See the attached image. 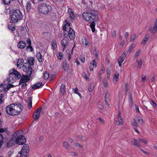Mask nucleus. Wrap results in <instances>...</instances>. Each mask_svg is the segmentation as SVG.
<instances>
[{"mask_svg": "<svg viewBox=\"0 0 157 157\" xmlns=\"http://www.w3.org/2000/svg\"><path fill=\"white\" fill-rule=\"evenodd\" d=\"M22 134V131H18L12 135L13 138L15 140L16 143L19 145H22L26 141L25 137Z\"/></svg>", "mask_w": 157, "mask_h": 157, "instance_id": "f257e3e1", "label": "nucleus"}, {"mask_svg": "<svg viewBox=\"0 0 157 157\" xmlns=\"http://www.w3.org/2000/svg\"><path fill=\"white\" fill-rule=\"evenodd\" d=\"M11 12L12 14L10 17L12 23H16L22 18L23 15L20 10L18 9L12 10Z\"/></svg>", "mask_w": 157, "mask_h": 157, "instance_id": "f03ea898", "label": "nucleus"}, {"mask_svg": "<svg viewBox=\"0 0 157 157\" xmlns=\"http://www.w3.org/2000/svg\"><path fill=\"white\" fill-rule=\"evenodd\" d=\"M82 16L85 20L88 22L98 21L99 19L97 14L94 13L84 12L82 14Z\"/></svg>", "mask_w": 157, "mask_h": 157, "instance_id": "7ed1b4c3", "label": "nucleus"}, {"mask_svg": "<svg viewBox=\"0 0 157 157\" xmlns=\"http://www.w3.org/2000/svg\"><path fill=\"white\" fill-rule=\"evenodd\" d=\"M17 107H15L13 103L11 104L6 108V113L10 115L15 116L19 114L20 110L16 109Z\"/></svg>", "mask_w": 157, "mask_h": 157, "instance_id": "20e7f679", "label": "nucleus"}, {"mask_svg": "<svg viewBox=\"0 0 157 157\" xmlns=\"http://www.w3.org/2000/svg\"><path fill=\"white\" fill-rule=\"evenodd\" d=\"M39 11L43 14H47L52 9V7L49 5H47L46 4H40L38 6Z\"/></svg>", "mask_w": 157, "mask_h": 157, "instance_id": "39448f33", "label": "nucleus"}, {"mask_svg": "<svg viewBox=\"0 0 157 157\" xmlns=\"http://www.w3.org/2000/svg\"><path fill=\"white\" fill-rule=\"evenodd\" d=\"M28 63H24L22 66V68L24 72H25L27 75L31 76L33 72V66L28 65Z\"/></svg>", "mask_w": 157, "mask_h": 157, "instance_id": "423d86ee", "label": "nucleus"}, {"mask_svg": "<svg viewBox=\"0 0 157 157\" xmlns=\"http://www.w3.org/2000/svg\"><path fill=\"white\" fill-rule=\"evenodd\" d=\"M14 75L13 71H12V70H10L9 71V78L7 80L8 81V82L13 83L14 82L16 78Z\"/></svg>", "mask_w": 157, "mask_h": 157, "instance_id": "0eeeda50", "label": "nucleus"}, {"mask_svg": "<svg viewBox=\"0 0 157 157\" xmlns=\"http://www.w3.org/2000/svg\"><path fill=\"white\" fill-rule=\"evenodd\" d=\"M41 107L38 108L34 112L33 114V117L35 120H37L40 117V111L42 110Z\"/></svg>", "mask_w": 157, "mask_h": 157, "instance_id": "6e6552de", "label": "nucleus"}, {"mask_svg": "<svg viewBox=\"0 0 157 157\" xmlns=\"http://www.w3.org/2000/svg\"><path fill=\"white\" fill-rule=\"evenodd\" d=\"M31 76H29L26 75H22L20 81V84L26 83L30 80L29 78Z\"/></svg>", "mask_w": 157, "mask_h": 157, "instance_id": "1a4fd4ad", "label": "nucleus"}, {"mask_svg": "<svg viewBox=\"0 0 157 157\" xmlns=\"http://www.w3.org/2000/svg\"><path fill=\"white\" fill-rule=\"evenodd\" d=\"M29 151V145L26 144L22 146L20 152L24 154H28Z\"/></svg>", "mask_w": 157, "mask_h": 157, "instance_id": "9d476101", "label": "nucleus"}, {"mask_svg": "<svg viewBox=\"0 0 157 157\" xmlns=\"http://www.w3.org/2000/svg\"><path fill=\"white\" fill-rule=\"evenodd\" d=\"M15 107H17L16 109L20 110L19 114L21 112L23 109V104L21 102H17L13 103Z\"/></svg>", "mask_w": 157, "mask_h": 157, "instance_id": "9b49d317", "label": "nucleus"}, {"mask_svg": "<svg viewBox=\"0 0 157 157\" xmlns=\"http://www.w3.org/2000/svg\"><path fill=\"white\" fill-rule=\"evenodd\" d=\"M123 123L122 118L121 116L120 112H119L117 115V120L116 121V124L117 125L122 124Z\"/></svg>", "mask_w": 157, "mask_h": 157, "instance_id": "f8f14e48", "label": "nucleus"}, {"mask_svg": "<svg viewBox=\"0 0 157 157\" xmlns=\"http://www.w3.org/2000/svg\"><path fill=\"white\" fill-rule=\"evenodd\" d=\"M14 138H13L9 140L7 143L6 146L8 148H10L13 146L16 143Z\"/></svg>", "mask_w": 157, "mask_h": 157, "instance_id": "ddd939ff", "label": "nucleus"}, {"mask_svg": "<svg viewBox=\"0 0 157 157\" xmlns=\"http://www.w3.org/2000/svg\"><path fill=\"white\" fill-rule=\"evenodd\" d=\"M149 30L152 33L154 34L155 33V32L157 31V18L155 23L154 27H150Z\"/></svg>", "mask_w": 157, "mask_h": 157, "instance_id": "4468645a", "label": "nucleus"}, {"mask_svg": "<svg viewBox=\"0 0 157 157\" xmlns=\"http://www.w3.org/2000/svg\"><path fill=\"white\" fill-rule=\"evenodd\" d=\"M26 46V42L23 41H20L17 44V47L19 48L23 49Z\"/></svg>", "mask_w": 157, "mask_h": 157, "instance_id": "2eb2a0df", "label": "nucleus"}, {"mask_svg": "<svg viewBox=\"0 0 157 157\" xmlns=\"http://www.w3.org/2000/svg\"><path fill=\"white\" fill-rule=\"evenodd\" d=\"M69 38L71 40H73L75 38V33L73 29L70 27L68 32Z\"/></svg>", "mask_w": 157, "mask_h": 157, "instance_id": "dca6fc26", "label": "nucleus"}, {"mask_svg": "<svg viewBox=\"0 0 157 157\" xmlns=\"http://www.w3.org/2000/svg\"><path fill=\"white\" fill-rule=\"evenodd\" d=\"M27 61L25 63H28V65L31 66H33L34 65V59L33 57L28 58L27 59Z\"/></svg>", "mask_w": 157, "mask_h": 157, "instance_id": "f3484780", "label": "nucleus"}, {"mask_svg": "<svg viewBox=\"0 0 157 157\" xmlns=\"http://www.w3.org/2000/svg\"><path fill=\"white\" fill-rule=\"evenodd\" d=\"M12 71H13L15 78H17L19 79L21 77V76L20 73L17 70H16L14 68L12 69Z\"/></svg>", "mask_w": 157, "mask_h": 157, "instance_id": "a211bd4d", "label": "nucleus"}, {"mask_svg": "<svg viewBox=\"0 0 157 157\" xmlns=\"http://www.w3.org/2000/svg\"><path fill=\"white\" fill-rule=\"evenodd\" d=\"M24 60L23 59H19L17 62V66L18 68H20L22 67L24 63Z\"/></svg>", "mask_w": 157, "mask_h": 157, "instance_id": "6ab92c4d", "label": "nucleus"}, {"mask_svg": "<svg viewBox=\"0 0 157 157\" xmlns=\"http://www.w3.org/2000/svg\"><path fill=\"white\" fill-rule=\"evenodd\" d=\"M42 85V83L41 82H39L36 84L31 86L33 90H36L39 88Z\"/></svg>", "mask_w": 157, "mask_h": 157, "instance_id": "aec40b11", "label": "nucleus"}, {"mask_svg": "<svg viewBox=\"0 0 157 157\" xmlns=\"http://www.w3.org/2000/svg\"><path fill=\"white\" fill-rule=\"evenodd\" d=\"M61 45H62L63 47V50H64L65 48L67 47L68 45V42L67 40L63 39L61 40Z\"/></svg>", "mask_w": 157, "mask_h": 157, "instance_id": "412c9836", "label": "nucleus"}, {"mask_svg": "<svg viewBox=\"0 0 157 157\" xmlns=\"http://www.w3.org/2000/svg\"><path fill=\"white\" fill-rule=\"evenodd\" d=\"M127 54L124 53L117 59L118 61L122 62L126 56Z\"/></svg>", "mask_w": 157, "mask_h": 157, "instance_id": "4be33fe9", "label": "nucleus"}, {"mask_svg": "<svg viewBox=\"0 0 157 157\" xmlns=\"http://www.w3.org/2000/svg\"><path fill=\"white\" fill-rule=\"evenodd\" d=\"M150 35L147 34L145 36V37L143 40L142 41L141 43L144 45H145L146 44L147 41L148 39L149 38Z\"/></svg>", "mask_w": 157, "mask_h": 157, "instance_id": "5701e85b", "label": "nucleus"}, {"mask_svg": "<svg viewBox=\"0 0 157 157\" xmlns=\"http://www.w3.org/2000/svg\"><path fill=\"white\" fill-rule=\"evenodd\" d=\"M4 134L2 133H0V148L2 145L3 143V139Z\"/></svg>", "mask_w": 157, "mask_h": 157, "instance_id": "b1692460", "label": "nucleus"}, {"mask_svg": "<svg viewBox=\"0 0 157 157\" xmlns=\"http://www.w3.org/2000/svg\"><path fill=\"white\" fill-rule=\"evenodd\" d=\"M131 143L132 144L134 145L137 147H140V143L137 142V140L135 139H132L131 141Z\"/></svg>", "mask_w": 157, "mask_h": 157, "instance_id": "393cba45", "label": "nucleus"}, {"mask_svg": "<svg viewBox=\"0 0 157 157\" xmlns=\"http://www.w3.org/2000/svg\"><path fill=\"white\" fill-rule=\"evenodd\" d=\"M90 26L91 29L93 32H94L95 31V23L94 21H92L90 22Z\"/></svg>", "mask_w": 157, "mask_h": 157, "instance_id": "a878e982", "label": "nucleus"}, {"mask_svg": "<svg viewBox=\"0 0 157 157\" xmlns=\"http://www.w3.org/2000/svg\"><path fill=\"white\" fill-rule=\"evenodd\" d=\"M65 86L63 84H62L60 87V94L63 95L65 93Z\"/></svg>", "mask_w": 157, "mask_h": 157, "instance_id": "bb28decb", "label": "nucleus"}, {"mask_svg": "<svg viewBox=\"0 0 157 157\" xmlns=\"http://www.w3.org/2000/svg\"><path fill=\"white\" fill-rule=\"evenodd\" d=\"M36 57L39 62H41L42 61L43 57L40 52H39L37 53Z\"/></svg>", "mask_w": 157, "mask_h": 157, "instance_id": "cd10ccee", "label": "nucleus"}, {"mask_svg": "<svg viewBox=\"0 0 157 157\" xmlns=\"http://www.w3.org/2000/svg\"><path fill=\"white\" fill-rule=\"evenodd\" d=\"M6 87H5V86L3 84H0V91L1 92L2 91H4V92H6Z\"/></svg>", "mask_w": 157, "mask_h": 157, "instance_id": "c85d7f7f", "label": "nucleus"}, {"mask_svg": "<svg viewBox=\"0 0 157 157\" xmlns=\"http://www.w3.org/2000/svg\"><path fill=\"white\" fill-rule=\"evenodd\" d=\"M63 68L64 71H66L68 70V67L67 65L66 61L63 62Z\"/></svg>", "mask_w": 157, "mask_h": 157, "instance_id": "c756f323", "label": "nucleus"}, {"mask_svg": "<svg viewBox=\"0 0 157 157\" xmlns=\"http://www.w3.org/2000/svg\"><path fill=\"white\" fill-rule=\"evenodd\" d=\"M136 61L138 63L137 67L139 68H141L143 63V60L142 59H141L139 60H137Z\"/></svg>", "mask_w": 157, "mask_h": 157, "instance_id": "7c9ffc66", "label": "nucleus"}, {"mask_svg": "<svg viewBox=\"0 0 157 157\" xmlns=\"http://www.w3.org/2000/svg\"><path fill=\"white\" fill-rule=\"evenodd\" d=\"M63 145L66 150L69 149V145L67 142L64 141L63 143Z\"/></svg>", "mask_w": 157, "mask_h": 157, "instance_id": "2f4dec72", "label": "nucleus"}, {"mask_svg": "<svg viewBox=\"0 0 157 157\" xmlns=\"http://www.w3.org/2000/svg\"><path fill=\"white\" fill-rule=\"evenodd\" d=\"M26 10L28 11H29L31 9V4L30 2H28L26 4Z\"/></svg>", "mask_w": 157, "mask_h": 157, "instance_id": "473e14b6", "label": "nucleus"}, {"mask_svg": "<svg viewBox=\"0 0 157 157\" xmlns=\"http://www.w3.org/2000/svg\"><path fill=\"white\" fill-rule=\"evenodd\" d=\"M26 50L28 52H32L33 50V48L31 45H28L26 47Z\"/></svg>", "mask_w": 157, "mask_h": 157, "instance_id": "72a5a7b5", "label": "nucleus"}, {"mask_svg": "<svg viewBox=\"0 0 157 157\" xmlns=\"http://www.w3.org/2000/svg\"><path fill=\"white\" fill-rule=\"evenodd\" d=\"M134 46V43H133L132 44H131V46H130V47L129 48V49H128V51H127L126 54H127L128 52L130 53L131 52V51L132 50V49H133V48Z\"/></svg>", "mask_w": 157, "mask_h": 157, "instance_id": "f704fd0d", "label": "nucleus"}, {"mask_svg": "<svg viewBox=\"0 0 157 157\" xmlns=\"http://www.w3.org/2000/svg\"><path fill=\"white\" fill-rule=\"evenodd\" d=\"M128 90V85L127 83H126L125 84V87L124 89V92L126 94Z\"/></svg>", "mask_w": 157, "mask_h": 157, "instance_id": "c9c22d12", "label": "nucleus"}, {"mask_svg": "<svg viewBox=\"0 0 157 157\" xmlns=\"http://www.w3.org/2000/svg\"><path fill=\"white\" fill-rule=\"evenodd\" d=\"M136 37V34H133L131 36L130 41L133 42Z\"/></svg>", "mask_w": 157, "mask_h": 157, "instance_id": "e433bc0d", "label": "nucleus"}, {"mask_svg": "<svg viewBox=\"0 0 157 157\" xmlns=\"http://www.w3.org/2000/svg\"><path fill=\"white\" fill-rule=\"evenodd\" d=\"M82 42L83 44H84L86 45H88V42L85 38H84V39H82Z\"/></svg>", "mask_w": 157, "mask_h": 157, "instance_id": "4c0bfd02", "label": "nucleus"}, {"mask_svg": "<svg viewBox=\"0 0 157 157\" xmlns=\"http://www.w3.org/2000/svg\"><path fill=\"white\" fill-rule=\"evenodd\" d=\"M44 77L45 79H48L49 77V73L46 71L45 72L44 74Z\"/></svg>", "mask_w": 157, "mask_h": 157, "instance_id": "58836bf2", "label": "nucleus"}, {"mask_svg": "<svg viewBox=\"0 0 157 157\" xmlns=\"http://www.w3.org/2000/svg\"><path fill=\"white\" fill-rule=\"evenodd\" d=\"M94 88V87L93 86V84H91L90 85V87H89L88 88V90L89 92H91L93 91Z\"/></svg>", "mask_w": 157, "mask_h": 157, "instance_id": "ea45409f", "label": "nucleus"}, {"mask_svg": "<svg viewBox=\"0 0 157 157\" xmlns=\"http://www.w3.org/2000/svg\"><path fill=\"white\" fill-rule=\"evenodd\" d=\"M132 120V124L134 126L137 127V124L136 122L135 119L134 118H133Z\"/></svg>", "mask_w": 157, "mask_h": 157, "instance_id": "a19ab883", "label": "nucleus"}, {"mask_svg": "<svg viewBox=\"0 0 157 157\" xmlns=\"http://www.w3.org/2000/svg\"><path fill=\"white\" fill-rule=\"evenodd\" d=\"M13 86H14L13 85L11 84L10 83L9 84L6 86V91H7L10 88L13 87Z\"/></svg>", "mask_w": 157, "mask_h": 157, "instance_id": "79ce46f5", "label": "nucleus"}, {"mask_svg": "<svg viewBox=\"0 0 157 157\" xmlns=\"http://www.w3.org/2000/svg\"><path fill=\"white\" fill-rule=\"evenodd\" d=\"M74 92L75 94H77L79 95L80 98L81 97L80 94L78 92V89L77 88H75V89H74Z\"/></svg>", "mask_w": 157, "mask_h": 157, "instance_id": "37998d69", "label": "nucleus"}, {"mask_svg": "<svg viewBox=\"0 0 157 157\" xmlns=\"http://www.w3.org/2000/svg\"><path fill=\"white\" fill-rule=\"evenodd\" d=\"M2 122L1 119L0 118V133H3L5 131V130L4 129L1 128L2 127Z\"/></svg>", "mask_w": 157, "mask_h": 157, "instance_id": "c03bdc74", "label": "nucleus"}, {"mask_svg": "<svg viewBox=\"0 0 157 157\" xmlns=\"http://www.w3.org/2000/svg\"><path fill=\"white\" fill-rule=\"evenodd\" d=\"M103 83L104 86L105 87H107L108 86V84L107 82V80L105 79H104L103 81Z\"/></svg>", "mask_w": 157, "mask_h": 157, "instance_id": "a18cd8bd", "label": "nucleus"}, {"mask_svg": "<svg viewBox=\"0 0 157 157\" xmlns=\"http://www.w3.org/2000/svg\"><path fill=\"white\" fill-rule=\"evenodd\" d=\"M79 59L82 63H84L85 61V57L83 56H80L79 57Z\"/></svg>", "mask_w": 157, "mask_h": 157, "instance_id": "49530a36", "label": "nucleus"}, {"mask_svg": "<svg viewBox=\"0 0 157 157\" xmlns=\"http://www.w3.org/2000/svg\"><path fill=\"white\" fill-rule=\"evenodd\" d=\"M94 48L95 49V50H94V54H95L96 58L97 59L98 58V54L99 52L98 51H97L96 50V48Z\"/></svg>", "mask_w": 157, "mask_h": 157, "instance_id": "de8ad7c7", "label": "nucleus"}, {"mask_svg": "<svg viewBox=\"0 0 157 157\" xmlns=\"http://www.w3.org/2000/svg\"><path fill=\"white\" fill-rule=\"evenodd\" d=\"M68 35H69L68 32V31H64L63 32V36L64 37L67 38V37Z\"/></svg>", "mask_w": 157, "mask_h": 157, "instance_id": "09e8293b", "label": "nucleus"}, {"mask_svg": "<svg viewBox=\"0 0 157 157\" xmlns=\"http://www.w3.org/2000/svg\"><path fill=\"white\" fill-rule=\"evenodd\" d=\"M141 51V50L140 49H139L136 52L134 55V56L135 57H137L140 54V52Z\"/></svg>", "mask_w": 157, "mask_h": 157, "instance_id": "8fccbe9b", "label": "nucleus"}, {"mask_svg": "<svg viewBox=\"0 0 157 157\" xmlns=\"http://www.w3.org/2000/svg\"><path fill=\"white\" fill-rule=\"evenodd\" d=\"M52 46L53 47V48H56L57 47L56 42L55 40H54L52 43Z\"/></svg>", "mask_w": 157, "mask_h": 157, "instance_id": "3c124183", "label": "nucleus"}, {"mask_svg": "<svg viewBox=\"0 0 157 157\" xmlns=\"http://www.w3.org/2000/svg\"><path fill=\"white\" fill-rule=\"evenodd\" d=\"M11 0H3L4 4L9 5L10 4Z\"/></svg>", "mask_w": 157, "mask_h": 157, "instance_id": "603ef678", "label": "nucleus"}, {"mask_svg": "<svg viewBox=\"0 0 157 157\" xmlns=\"http://www.w3.org/2000/svg\"><path fill=\"white\" fill-rule=\"evenodd\" d=\"M105 105L107 106H108L109 105L110 101L109 99H105Z\"/></svg>", "mask_w": 157, "mask_h": 157, "instance_id": "864d4df0", "label": "nucleus"}, {"mask_svg": "<svg viewBox=\"0 0 157 157\" xmlns=\"http://www.w3.org/2000/svg\"><path fill=\"white\" fill-rule=\"evenodd\" d=\"M8 29L11 30L12 31H14L15 30V27H12L11 26L9 25H8Z\"/></svg>", "mask_w": 157, "mask_h": 157, "instance_id": "5fc2aeb1", "label": "nucleus"}, {"mask_svg": "<svg viewBox=\"0 0 157 157\" xmlns=\"http://www.w3.org/2000/svg\"><path fill=\"white\" fill-rule=\"evenodd\" d=\"M58 57L59 59H62L63 58V53H60L58 56Z\"/></svg>", "mask_w": 157, "mask_h": 157, "instance_id": "6e6d98bb", "label": "nucleus"}, {"mask_svg": "<svg viewBox=\"0 0 157 157\" xmlns=\"http://www.w3.org/2000/svg\"><path fill=\"white\" fill-rule=\"evenodd\" d=\"M138 121L139 122L140 124H142L143 123V121L141 117H138Z\"/></svg>", "mask_w": 157, "mask_h": 157, "instance_id": "4d7b16f0", "label": "nucleus"}, {"mask_svg": "<svg viewBox=\"0 0 157 157\" xmlns=\"http://www.w3.org/2000/svg\"><path fill=\"white\" fill-rule=\"evenodd\" d=\"M70 14V17L71 18H72V19H74L75 18V16L73 12L71 13H69Z\"/></svg>", "mask_w": 157, "mask_h": 157, "instance_id": "13d9d810", "label": "nucleus"}, {"mask_svg": "<svg viewBox=\"0 0 157 157\" xmlns=\"http://www.w3.org/2000/svg\"><path fill=\"white\" fill-rule=\"evenodd\" d=\"M29 109H31L32 107V101H31V99H29Z\"/></svg>", "mask_w": 157, "mask_h": 157, "instance_id": "bf43d9fd", "label": "nucleus"}, {"mask_svg": "<svg viewBox=\"0 0 157 157\" xmlns=\"http://www.w3.org/2000/svg\"><path fill=\"white\" fill-rule=\"evenodd\" d=\"M20 157H27L28 154H24L21 152H20Z\"/></svg>", "mask_w": 157, "mask_h": 157, "instance_id": "052dcab7", "label": "nucleus"}, {"mask_svg": "<svg viewBox=\"0 0 157 157\" xmlns=\"http://www.w3.org/2000/svg\"><path fill=\"white\" fill-rule=\"evenodd\" d=\"M74 145L76 147H79L81 148H82V146L77 143H74Z\"/></svg>", "mask_w": 157, "mask_h": 157, "instance_id": "680f3d73", "label": "nucleus"}, {"mask_svg": "<svg viewBox=\"0 0 157 157\" xmlns=\"http://www.w3.org/2000/svg\"><path fill=\"white\" fill-rule=\"evenodd\" d=\"M90 63L91 64H92L94 66H96V63L95 60V59L93 60Z\"/></svg>", "mask_w": 157, "mask_h": 157, "instance_id": "e2e57ef3", "label": "nucleus"}, {"mask_svg": "<svg viewBox=\"0 0 157 157\" xmlns=\"http://www.w3.org/2000/svg\"><path fill=\"white\" fill-rule=\"evenodd\" d=\"M26 42L27 44H28V45H31V41L30 39L28 38L27 39V40L26 41Z\"/></svg>", "mask_w": 157, "mask_h": 157, "instance_id": "0e129e2a", "label": "nucleus"}, {"mask_svg": "<svg viewBox=\"0 0 157 157\" xmlns=\"http://www.w3.org/2000/svg\"><path fill=\"white\" fill-rule=\"evenodd\" d=\"M133 104V99H130V101H129V105L131 106Z\"/></svg>", "mask_w": 157, "mask_h": 157, "instance_id": "69168bd1", "label": "nucleus"}, {"mask_svg": "<svg viewBox=\"0 0 157 157\" xmlns=\"http://www.w3.org/2000/svg\"><path fill=\"white\" fill-rule=\"evenodd\" d=\"M140 150L142 152H143L145 154H146L147 155H148L149 154V153L148 152H147V151L144 150L143 149H141V148L140 149Z\"/></svg>", "mask_w": 157, "mask_h": 157, "instance_id": "338daca9", "label": "nucleus"}, {"mask_svg": "<svg viewBox=\"0 0 157 157\" xmlns=\"http://www.w3.org/2000/svg\"><path fill=\"white\" fill-rule=\"evenodd\" d=\"M139 140L145 144H147V142L144 139L140 138L139 139Z\"/></svg>", "mask_w": 157, "mask_h": 157, "instance_id": "774afa93", "label": "nucleus"}]
</instances>
